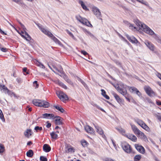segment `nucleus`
Wrapping results in <instances>:
<instances>
[{"instance_id": "nucleus-60", "label": "nucleus", "mask_w": 161, "mask_h": 161, "mask_svg": "<svg viewBox=\"0 0 161 161\" xmlns=\"http://www.w3.org/2000/svg\"><path fill=\"white\" fill-rule=\"evenodd\" d=\"M111 141H112V143H113L114 147H116V144H115L114 141L113 139L111 140Z\"/></svg>"}, {"instance_id": "nucleus-16", "label": "nucleus", "mask_w": 161, "mask_h": 161, "mask_svg": "<svg viewBox=\"0 0 161 161\" xmlns=\"http://www.w3.org/2000/svg\"><path fill=\"white\" fill-rule=\"evenodd\" d=\"M41 30L42 32L49 37H51V36H53V35L47 30L44 28H41Z\"/></svg>"}, {"instance_id": "nucleus-33", "label": "nucleus", "mask_w": 161, "mask_h": 161, "mask_svg": "<svg viewBox=\"0 0 161 161\" xmlns=\"http://www.w3.org/2000/svg\"><path fill=\"white\" fill-rule=\"evenodd\" d=\"M141 158V156L140 155H136L134 158V161H139Z\"/></svg>"}, {"instance_id": "nucleus-30", "label": "nucleus", "mask_w": 161, "mask_h": 161, "mask_svg": "<svg viewBox=\"0 0 161 161\" xmlns=\"http://www.w3.org/2000/svg\"><path fill=\"white\" fill-rule=\"evenodd\" d=\"M102 95L107 99H109V97L106 94V92L103 89H101Z\"/></svg>"}, {"instance_id": "nucleus-14", "label": "nucleus", "mask_w": 161, "mask_h": 161, "mask_svg": "<svg viewBox=\"0 0 161 161\" xmlns=\"http://www.w3.org/2000/svg\"><path fill=\"white\" fill-rule=\"evenodd\" d=\"M135 147L137 150L140 153L143 154L145 152V150L144 148L142 146L139 145L138 144H135Z\"/></svg>"}, {"instance_id": "nucleus-44", "label": "nucleus", "mask_w": 161, "mask_h": 161, "mask_svg": "<svg viewBox=\"0 0 161 161\" xmlns=\"http://www.w3.org/2000/svg\"><path fill=\"white\" fill-rule=\"evenodd\" d=\"M0 49L1 50L4 52H6L8 51V49L5 47H0Z\"/></svg>"}, {"instance_id": "nucleus-45", "label": "nucleus", "mask_w": 161, "mask_h": 161, "mask_svg": "<svg viewBox=\"0 0 161 161\" xmlns=\"http://www.w3.org/2000/svg\"><path fill=\"white\" fill-rule=\"evenodd\" d=\"M37 81H35L33 82L34 86L35 87V88H37L39 86V85L37 83Z\"/></svg>"}, {"instance_id": "nucleus-50", "label": "nucleus", "mask_w": 161, "mask_h": 161, "mask_svg": "<svg viewBox=\"0 0 161 161\" xmlns=\"http://www.w3.org/2000/svg\"><path fill=\"white\" fill-rule=\"evenodd\" d=\"M81 83L83 85V86H85V87H87V85L85 83V82L83 81L82 80H81Z\"/></svg>"}, {"instance_id": "nucleus-13", "label": "nucleus", "mask_w": 161, "mask_h": 161, "mask_svg": "<svg viewBox=\"0 0 161 161\" xmlns=\"http://www.w3.org/2000/svg\"><path fill=\"white\" fill-rule=\"evenodd\" d=\"M3 90L5 93H7L11 96H14V97H16V95L14 92L8 89L6 86L3 89Z\"/></svg>"}, {"instance_id": "nucleus-49", "label": "nucleus", "mask_w": 161, "mask_h": 161, "mask_svg": "<svg viewBox=\"0 0 161 161\" xmlns=\"http://www.w3.org/2000/svg\"><path fill=\"white\" fill-rule=\"evenodd\" d=\"M126 99L129 102H130V98L129 96L128 95H126V94L124 96Z\"/></svg>"}, {"instance_id": "nucleus-40", "label": "nucleus", "mask_w": 161, "mask_h": 161, "mask_svg": "<svg viewBox=\"0 0 161 161\" xmlns=\"http://www.w3.org/2000/svg\"><path fill=\"white\" fill-rule=\"evenodd\" d=\"M137 2L142 3V4H144L145 5H147V2L146 1H144L143 0H136Z\"/></svg>"}, {"instance_id": "nucleus-34", "label": "nucleus", "mask_w": 161, "mask_h": 161, "mask_svg": "<svg viewBox=\"0 0 161 161\" xmlns=\"http://www.w3.org/2000/svg\"><path fill=\"white\" fill-rule=\"evenodd\" d=\"M137 90L136 88L133 87H131L129 88V91L131 92H135Z\"/></svg>"}, {"instance_id": "nucleus-53", "label": "nucleus", "mask_w": 161, "mask_h": 161, "mask_svg": "<svg viewBox=\"0 0 161 161\" xmlns=\"http://www.w3.org/2000/svg\"><path fill=\"white\" fill-rule=\"evenodd\" d=\"M156 104L158 106L161 105V102L159 100L156 101Z\"/></svg>"}, {"instance_id": "nucleus-48", "label": "nucleus", "mask_w": 161, "mask_h": 161, "mask_svg": "<svg viewBox=\"0 0 161 161\" xmlns=\"http://www.w3.org/2000/svg\"><path fill=\"white\" fill-rule=\"evenodd\" d=\"M135 93L139 97L141 96L142 94L141 93L139 92V91L137 90L135 92Z\"/></svg>"}, {"instance_id": "nucleus-2", "label": "nucleus", "mask_w": 161, "mask_h": 161, "mask_svg": "<svg viewBox=\"0 0 161 161\" xmlns=\"http://www.w3.org/2000/svg\"><path fill=\"white\" fill-rule=\"evenodd\" d=\"M32 103L34 105L38 107L47 108L49 106V103L45 100L34 99L32 101Z\"/></svg>"}, {"instance_id": "nucleus-11", "label": "nucleus", "mask_w": 161, "mask_h": 161, "mask_svg": "<svg viewBox=\"0 0 161 161\" xmlns=\"http://www.w3.org/2000/svg\"><path fill=\"white\" fill-rule=\"evenodd\" d=\"M92 11L94 14L98 18L101 19V13L99 9L97 7L93 6L92 7Z\"/></svg>"}, {"instance_id": "nucleus-64", "label": "nucleus", "mask_w": 161, "mask_h": 161, "mask_svg": "<svg viewBox=\"0 0 161 161\" xmlns=\"http://www.w3.org/2000/svg\"><path fill=\"white\" fill-rule=\"evenodd\" d=\"M14 2L16 3H18L19 2H20L21 0H12Z\"/></svg>"}, {"instance_id": "nucleus-25", "label": "nucleus", "mask_w": 161, "mask_h": 161, "mask_svg": "<svg viewBox=\"0 0 161 161\" xmlns=\"http://www.w3.org/2000/svg\"><path fill=\"white\" fill-rule=\"evenodd\" d=\"M54 107L58 111L61 113H64V109L61 107V106L59 105H54Z\"/></svg>"}, {"instance_id": "nucleus-19", "label": "nucleus", "mask_w": 161, "mask_h": 161, "mask_svg": "<svg viewBox=\"0 0 161 161\" xmlns=\"http://www.w3.org/2000/svg\"><path fill=\"white\" fill-rule=\"evenodd\" d=\"M43 150L45 152L47 153L50 151L51 148L49 145L45 144L43 146Z\"/></svg>"}, {"instance_id": "nucleus-37", "label": "nucleus", "mask_w": 161, "mask_h": 161, "mask_svg": "<svg viewBox=\"0 0 161 161\" xmlns=\"http://www.w3.org/2000/svg\"><path fill=\"white\" fill-rule=\"evenodd\" d=\"M65 80L68 83L71 85H73L72 82L68 78L67 76L65 77Z\"/></svg>"}, {"instance_id": "nucleus-27", "label": "nucleus", "mask_w": 161, "mask_h": 161, "mask_svg": "<svg viewBox=\"0 0 161 161\" xmlns=\"http://www.w3.org/2000/svg\"><path fill=\"white\" fill-rule=\"evenodd\" d=\"M50 38H52L55 43L58 44L59 45H61V42L53 35V36H51Z\"/></svg>"}, {"instance_id": "nucleus-18", "label": "nucleus", "mask_w": 161, "mask_h": 161, "mask_svg": "<svg viewBox=\"0 0 161 161\" xmlns=\"http://www.w3.org/2000/svg\"><path fill=\"white\" fill-rule=\"evenodd\" d=\"M126 137L133 142H135L136 141L137 138L134 135L129 134L126 135Z\"/></svg>"}, {"instance_id": "nucleus-12", "label": "nucleus", "mask_w": 161, "mask_h": 161, "mask_svg": "<svg viewBox=\"0 0 161 161\" xmlns=\"http://www.w3.org/2000/svg\"><path fill=\"white\" fill-rule=\"evenodd\" d=\"M144 43L148 48L152 51H154L155 50V47L154 45L148 40H145Z\"/></svg>"}, {"instance_id": "nucleus-6", "label": "nucleus", "mask_w": 161, "mask_h": 161, "mask_svg": "<svg viewBox=\"0 0 161 161\" xmlns=\"http://www.w3.org/2000/svg\"><path fill=\"white\" fill-rule=\"evenodd\" d=\"M135 121L146 131H149L150 130L149 127L142 120L138 119H135Z\"/></svg>"}, {"instance_id": "nucleus-36", "label": "nucleus", "mask_w": 161, "mask_h": 161, "mask_svg": "<svg viewBox=\"0 0 161 161\" xmlns=\"http://www.w3.org/2000/svg\"><path fill=\"white\" fill-rule=\"evenodd\" d=\"M34 130H35L36 132L38 131H41L42 130V128L41 127H39L38 126H36L34 128Z\"/></svg>"}, {"instance_id": "nucleus-63", "label": "nucleus", "mask_w": 161, "mask_h": 161, "mask_svg": "<svg viewBox=\"0 0 161 161\" xmlns=\"http://www.w3.org/2000/svg\"><path fill=\"white\" fill-rule=\"evenodd\" d=\"M27 70V68H24L23 69V72H26L27 74H28V72H26V71Z\"/></svg>"}, {"instance_id": "nucleus-21", "label": "nucleus", "mask_w": 161, "mask_h": 161, "mask_svg": "<svg viewBox=\"0 0 161 161\" xmlns=\"http://www.w3.org/2000/svg\"><path fill=\"white\" fill-rule=\"evenodd\" d=\"M55 123L56 125H60L62 124V119L59 116L56 117V119H55Z\"/></svg>"}, {"instance_id": "nucleus-26", "label": "nucleus", "mask_w": 161, "mask_h": 161, "mask_svg": "<svg viewBox=\"0 0 161 161\" xmlns=\"http://www.w3.org/2000/svg\"><path fill=\"white\" fill-rule=\"evenodd\" d=\"M79 3L80 4L81 7L84 10L86 11H89V9L87 8L85 3L82 1H79Z\"/></svg>"}, {"instance_id": "nucleus-38", "label": "nucleus", "mask_w": 161, "mask_h": 161, "mask_svg": "<svg viewBox=\"0 0 161 161\" xmlns=\"http://www.w3.org/2000/svg\"><path fill=\"white\" fill-rule=\"evenodd\" d=\"M67 149L68 152L69 153H72L74 152V149L72 147H70L68 148Z\"/></svg>"}, {"instance_id": "nucleus-35", "label": "nucleus", "mask_w": 161, "mask_h": 161, "mask_svg": "<svg viewBox=\"0 0 161 161\" xmlns=\"http://www.w3.org/2000/svg\"><path fill=\"white\" fill-rule=\"evenodd\" d=\"M4 151V147L2 144L0 143V153H2Z\"/></svg>"}, {"instance_id": "nucleus-32", "label": "nucleus", "mask_w": 161, "mask_h": 161, "mask_svg": "<svg viewBox=\"0 0 161 161\" xmlns=\"http://www.w3.org/2000/svg\"><path fill=\"white\" fill-rule=\"evenodd\" d=\"M81 144L83 147H86L88 144V142L85 140H82L81 141Z\"/></svg>"}, {"instance_id": "nucleus-47", "label": "nucleus", "mask_w": 161, "mask_h": 161, "mask_svg": "<svg viewBox=\"0 0 161 161\" xmlns=\"http://www.w3.org/2000/svg\"><path fill=\"white\" fill-rule=\"evenodd\" d=\"M68 33L74 39H75V38L74 36L73 35V34L71 33V32H69V31H68Z\"/></svg>"}, {"instance_id": "nucleus-29", "label": "nucleus", "mask_w": 161, "mask_h": 161, "mask_svg": "<svg viewBox=\"0 0 161 161\" xmlns=\"http://www.w3.org/2000/svg\"><path fill=\"white\" fill-rule=\"evenodd\" d=\"M58 85L62 87V88L66 89L67 88V86L65 85L64 83L60 82L59 80H57V83Z\"/></svg>"}, {"instance_id": "nucleus-20", "label": "nucleus", "mask_w": 161, "mask_h": 161, "mask_svg": "<svg viewBox=\"0 0 161 161\" xmlns=\"http://www.w3.org/2000/svg\"><path fill=\"white\" fill-rule=\"evenodd\" d=\"M25 35L21 34V36L24 38L26 41H30L31 39V37L25 31Z\"/></svg>"}, {"instance_id": "nucleus-28", "label": "nucleus", "mask_w": 161, "mask_h": 161, "mask_svg": "<svg viewBox=\"0 0 161 161\" xmlns=\"http://www.w3.org/2000/svg\"><path fill=\"white\" fill-rule=\"evenodd\" d=\"M34 154V153L32 150L30 149L26 153V156L30 158H31Z\"/></svg>"}, {"instance_id": "nucleus-56", "label": "nucleus", "mask_w": 161, "mask_h": 161, "mask_svg": "<svg viewBox=\"0 0 161 161\" xmlns=\"http://www.w3.org/2000/svg\"><path fill=\"white\" fill-rule=\"evenodd\" d=\"M21 27L22 28L23 30L25 31V30H26V29L25 27V26L23 24L21 25Z\"/></svg>"}, {"instance_id": "nucleus-42", "label": "nucleus", "mask_w": 161, "mask_h": 161, "mask_svg": "<svg viewBox=\"0 0 161 161\" xmlns=\"http://www.w3.org/2000/svg\"><path fill=\"white\" fill-rule=\"evenodd\" d=\"M35 63L38 66L41 67V65L42 64L41 62L38 61L37 60H36Z\"/></svg>"}, {"instance_id": "nucleus-39", "label": "nucleus", "mask_w": 161, "mask_h": 161, "mask_svg": "<svg viewBox=\"0 0 161 161\" xmlns=\"http://www.w3.org/2000/svg\"><path fill=\"white\" fill-rule=\"evenodd\" d=\"M0 118L3 121L5 119L2 111L0 109Z\"/></svg>"}, {"instance_id": "nucleus-58", "label": "nucleus", "mask_w": 161, "mask_h": 161, "mask_svg": "<svg viewBox=\"0 0 161 161\" xmlns=\"http://www.w3.org/2000/svg\"><path fill=\"white\" fill-rule=\"evenodd\" d=\"M130 29H131L132 30H135L136 28L135 27H134L132 25H131L130 26Z\"/></svg>"}, {"instance_id": "nucleus-54", "label": "nucleus", "mask_w": 161, "mask_h": 161, "mask_svg": "<svg viewBox=\"0 0 161 161\" xmlns=\"http://www.w3.org/2000/svg\"><path fill=\"white\" fill-rule=\"evenodd\" d=\"M5 86L4 85H2L0 84V90H3V89L4 88Z\"/></svg>"}, {"instance_id": "nucleus-3", "label": "nucleus", "mask_w": 161, "mask_h": 161, "mask_svg": "<svg viewBox=\"0 0 161 161\" xmlns=\"http://www.w3.org/2000/svg\"><path fill=\"white\" fill-rule=\"evenodd\" d=\"M114 87L123 96L127 94V88L128 86L126 85H124L122 83H120Z\"/></svg>"}, {"instance_id": "nucleus-22", "label": "nucleus", "mask_w": 161, "mask_h": 161, "mask_svg": "<svg viewBox=\"0 0 161 161\" xmlns=\"http://www.w3.org/2000/svg\"><path fill=\"white\" fill-rule=\"evenodd\" d=\"M31 130V129H27L24 133L25 136L29 138L32 134Z\"/></svg>"}, {"instance_id": "nucleus-61", "label": "nucleus", "mask_w": 161, "mask_h": 161, "mask_svg": "<svg viewBox=\"0 0 161 161\" xmlns=\"http://www.w3.org/2000/svg\"><path fill=\"white\" fill-rule=\"evenodd\" d=\"M51 124H50V123H48L46 125V127L47 128H49L51 126Z\"/></svg>"}, {"instance_id": "nucleus-31", "label": "nucleus", "mask_w": 161, "mask_h": 161, "mask_svg": "<svg viewBox=\"0 0 161 161\" xmlns=\"http://www.w3.org/2000/svg\"><path fill=\"white\" fill-rule=\"evenodd\" d=\"M50 135L52 138L55 139H57L58 137V135L56 134L55 132H53L51 133H50Z\"/></svg>"}, {"instance_id": "nucleus-23", "label": "nucleus", "mask_w": 161, "mask_h": 161, "mask_svg": "<svg viewBox=\"0 0 161 161\" xmlns=\"http://www.w3.org/2000/svg\"><path fill=\"white\" fill-rule=\"evenodd\" d=\"M85 129L87 133H93V128L89 125L86 126L85 127Z\"/></svg>"}, {"instance_id": "nucleus-43", "label": "nucleus", "mask_w": 161, "mask_h": 161, "mask_svg": "<svg viewBox=\"0 0 161 161\" xmlns=\"http://www.w3.org/2000/svg\"><path fill=\"white\" fill-rule=\"evenodd\" d=\"M56 70L58 71L60 73H62L63 71V69L61 66L59 67V69H57L56 68H55Z\"/></svg>"}, {"instance_id": "nucleus-24", "label": "nucleus", "mask_w": 161, "mask_h": 161, "mask_svg": "<svg viewBox=\"0 0 161 161\" xmlns=\"http://www.w3.org/2000/svg\"><path fill=\"white\" fill-rule=\"evenodd\" d=\"M42 115L43 118L47 119H51L54 116V114H52L45 113L43 114Z\"/></svg>"}, {"instance_id": "nucleus-1", "label": "nucleus", "mask_w": 161, "mask_h": 161, "mask_svg": "<svg viewBox=\"0 0 161 161\" xmlns=\"http://www.w3.org/2000/svg\"><path fill=\"white\" fill-rule=\"evenodd\" d=\"M135 23L138 27L137 28L142 30L146 33L153 36V37L157 41L159 39L158 37L149 27L145 24L141 22L139 20H136Z\"/></svg>"}, {"instance_id": "nucleus-46", "label": "nucleus", "mask_w": 161, "mask_h": 161, "mask_svg": "<svg viewBox=\"0 0 161 161\" xmlns=\"http://www.w3.org/2000/svg\"><path fill=\"white\" fill-rule=\"evenodd\" d=\"M96 107L98 108V109H100V110H101V111H102L104 112H105V111L102 108H100L99 106H98L97 105H96Z\"/></svg>"}, {"instance_id": "nucleus-7", "label": "nucleus", "mask_w": 161, "mask_h": 161, "mask_svg": "<svg viewBox=\"0 0 161 161\" xmlns=\"http://www.w3.org/2000/svg\"><path fill=\"white\" fill-rule=\"evenodd\" d=\"M121 147L123 150L126 153H130L132 151V148L130 145L128 143L124 142L121 143Z\"/></svg>"}, {"instance_id": "nucleus-41", "label": "nucleus", "mask_w": 161, "mask_h": 161, "mask_svg": "<svg viewBox=\"0 0 161 161\" xmlns=\"http://www.w3.org/2000/svg\"><path fill=\"white\" fill-rule=\"evenodd\" d=\"M40 160L41 161H47V158L43 156H41L40 157Z\"/></svg>"}, {"instance_id": "nucleus-4", "label": "nucleus", "mask_w": 161, "mask_h": 161, "mask_svg": "<svg viewBox=\"0 0 161 161\" xmlns=\"http://www.w3.org/2000/svg\"><path fill=\"white\" fill-rule=\"evenodd\" d=\"M131 126L133 131L135 134L137 135L142 139L145 141L147 140V138L144 133L140 131L135 125H131Z\"/></svg>"}, {"instance_id": "nucleus-57", "label": "nucleus", "mask_w": 161, "mask_h": 161, "mask_svg": "<svg viewBox=\"0 0 161 161\" xmlns=\"http://www.w3.org/2000/svg\"><path fill=\"white\" fill-rule=\"evenodd\" d=\"M88 35L90 36L92 38H94L95 37L90 32H89V33L88 34Z\"/></svg>"}, {"instance_id": "nucleus-8", "label": "nucleus", "mask_w": 161, "mask_h": 161, "mask_svg": "<svg viewBox=\"0 0 161 161\" xmlns=\"http://www.w3.org/2000/svg\"><path fill=\"white\" fill-rule=\"evenodd\" d=\"M112 95L115 98L116 101L119 103L121 106L124 105V101L123 99L121 98L115 92H113L112 93Z\"/></svg>"}, {"instance_id": "nucleus-9", "label": "nucleus", "mask_w": 161, "mask_h": 161, "mask_svg": "<svg viewBox=\"0 0 161 161\" xmlns=\"http://www.w3.org/2000/svg\"><path fill=\"white\" fill-rule=\"evenodd\" d=\"M144 89L147 94L149 96L152 97L155 95V93L148 86H145L144 87Z\"/></svg>"}, {"instance_id": "nucleus-51", "label": "nucleus", "mask_w": 161, "mask_h": 161, "mask_svg": "<svg viewBox=\"0 0 161 161\" xmlns=\"http://www.w3.org/2000/svg\"><path fill=\"white\" fill-rule=\"evenodd\" d=\"M83 31L87 35H88V34L90 32V31H87V30L85 29H83Z\"/></svg>"}, {"instance_id": "nucleus-5", "label": "nucleus", "mask_w": 161, "mask_h": 161, "mask_svg": "<svg viewBox=\"0 0 161 161\" xmlns=\"http://www.w3.org/2000/svg\"><path fill=\"white\" fill-rule=\"evenodd\" d=\"M75 18L77 20L84 25L88 27H92V25L89 21L85 18H82L80 15L76 16Z\"/></svg>"}, {"instance_id": "nucleus-15", "label": "nucleus", "mask_w": 161, "mask_h": 161, "mask_svg": "<svg viewBox=\"0 0 161 161\" xmlns=\"http://www.w3.org/2000/svg\"><path fill=\"white\" fill-rule=\"evenodd\" d=\"M127 39L131 43L136 44L138 42L137 40L133 36H130L129 35L126 36Z\"/></svg>"}, {"instance_id": "nucleus-17", "label": "nucleus", "mask_w": 161, "mask_h": 161, "mask_svg": "<svg viewBox=\"0 0 161 161\" xmlns=\"http://www.w3.org/2000/svg\"><path fill=\"white\" fill-rule=\"evenodd\" d=\"M95 126L97 130V132L99 134L102 135V136L103 138H105V136L103 134V131L102 128L97 126Z\"/></svg>"}, {"instance_id": "nucleus-55", "label": "nucleus", "mask_w": 161, "mask_h": 161, "mask_svg": "<svg viewBox=\"0 0 161 161\" xmlns=\"http://www.w3.org/2000/svg\"><path fill=\"white\" fill-rule=\"evenodd\" d=\"M5 86L4 85H2L0 84V90H3V89L4 88Z\"/></svg>"}, {"instance_id": "nucleus-62", "label": "nucleus", "mask_w": 161, "mask_h": 161, "mask_svg": "<svg viewBox=\"0 0 161 161\" xmlns=\"http://www.w3.org/2000/svg\"><path fill=\"white\" fill-rule=\"evenodd\" d=\"M157 76L161 80V74L159 73H158Z\"/></svg>"}, {"instance_id": "nucleus-52", "label": "nucleus", "mask_w": 161, "mask_h": 161, "mask_svg": "<svg viewBox=\"0 0 161 161\" xmlns=\"http://www.w3.org/2000/svg\"><path fill=\"white\" fill-rule=\"evenodd\" d=\"M81 53L83 54V55H88V53L86 51L84 50L81 51Z\"/></svg>"}, {"instance_id": "nucleus-59", "label": "nucleus", "mask_w": 161, "mask_h": 161, "mask_svg": "<svg viewBox=\"0 0 161 161\" xmlns=\"http://www.w3.org/2000/svg\"><path fill=\"white\" fill-rule=\"evenodd\" d=\"M117 130L119 131H121L122 132H123L124 133H125V130L121 128V129H118Z\"/></svg>"}, {"instance_id": "nucleus-10", "label": "nucleus", "mask_w": 161, "mask_h": 161, "mask_svg": "<svg viewBox=\"0 0 161 161\" xmlns=\"http://www.w3.org/2000/svg\"><path fill=\"white\" fill-rule=\"evenodd\" d=\"M57 95L58 98L64 102L68 99L67 95L62 92L57 93Z\"/></svg>"}]
</instances>
